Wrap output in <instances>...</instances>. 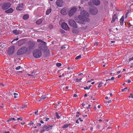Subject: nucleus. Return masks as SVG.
<instances>
[{"instance_id":"nucleus-21","label":"nucleus","mask_w":133,"mask_h":133,"mask_svg":"<svg viewBox=\"0 0 133 133\" xmlns=\"http://www.w3.org/2000/svg\"><path fill=\"white\" fill-rule=\"evenodd\" d=\"M89 24H86L84 25H83L82 26V29L84 30L88 28L89 26Z\"/></svg>"},{"instance_id":"nucleus-37","label":"nucleus","mask_w":133,"mask_h":133,"mask_svg":"<svg viewBox=\"0 0 133 133\" xmlns=\"http://www.w3.org/2000/svg\"><path fill=\"white\" fill-rule=\"evenodd\" d=\"M18 40V38H17L16 39H14L12 42H11V43L13 44H15V43L14 42L15 41H17Z\"/></svg>"},{"instance_id":"nucleus-60","label":"nucleus","mask_w":133,"mask_h":133,"mask_svg":"<svg viewBox=\"0 0 133 133\" xmlns=\"http://www.w3.org/2000/svg\"><path fill=\"white\" fill-rule=\"evenodd\" d=\"M45 130V129H43V130H41V132H44Z\"/></svg>"},{"instance_id":"nucleus-36","label":"nucleus","mask_w":133,"mask_h":133,"mask_svg":"<svg viewBox=\"0 0 133 133\" xmlns=\"http://www.w3.org/2000/svg\"><path fill=\"white\" fill-rule=\"evenodd\" d=\"M102 83L101 82L99 83H98H98H97V84H98V87L99 88H100V87H101L102 86Z\"/></svg>"},{"instance_id":"nucleus-57","label":"nucleus","mask_w":133,"mask_h":133,"mask_svg":"<svg viewBox=\"0 0 133 133\" xmlns=\"http://www.w3.org/2000/svg\"><path fill=\"white\" fill-rule=\"evenodd\" d=\"M74 96L75 97H77L78 96L77 94H75L74 95Z\"/></svg>"},{"instance_id":"nucleus-30","label":"nucleus","mask_w":133,"mask_h":133,"mask_svg":"<svg viewBox=\"0 0 133 133\" xmlns=\"http://www.w3.org/2000/svg\"><path fill=\"white\" fill-rule=\"evenodd\" d=\"M14 97L15 98H17L19 96V94L16 93H14Z\"/></svg>"},{"instance_id":"nucleus-20","label":"nucleus","mask_w":133,"mask_h":133,"mask_svg":"<svg viewBox=\"0 0 133 133\" xmlns=\"http://www.w3.org/2000/svg\"><path fill=\"white\" fill-rule=\"evenodd\" d=\"M23 54L21 48L18 50L17 52V54L18 55H20Z\"/></svg>"},{"instance_id":"nucleus-22","label":"nucleus","mask_w":133,"mask_h":133,"mask_svg":"<svg viewBox=\"0 0 133 133\" xmlns=\"http://www.w3.org/2000/svg\"><path fill=\"white\" fill-rule=\"evenodd\" d=\"M117 18L116 15H114L113 16V17H112V20L111 21V23H114L115 22V21L116 19Z\"/></svg>"},{"instance_id":"nucleus-1","label":"nucleus","mask_w":133,"mask_h":133,"mask_svg":"<svg viewBox=\"0 0 133 133\" xmlns=\"http://www.w3.org/2000/svg\"><path fill=\"white\" fill-rule=\"evenodd\" d=\"M37 42L39 43L38 44L39 50L43 51L46 57L48 56L50 52L49 50L48 49L46 46V43L41 39H37Z\"/></svg>"},{"instance_id":"nucleus-48","label":"nucleus","mask_w":133,"mask_h":133,"mask_svg":"<svg viewBox=\"0 0 133 133\" xmlns=\"http://www.w3.org/2000/svg\"><path fill=\"white\" fill-rule=\"evenodd\" d=\"M13 119H12V118H9V119H8L7 121L8 122L9 121H11Z\"/></svg>"},{"instance_id":"nucleus-53","label":"nucleus","mask_w":133,"mask_h":133,"mask_svg":"<svg viewBox=\"0 0 133 133\" xmlns=\"http://www.w3.org/2000/svg\"><path fill=\"white\" fill-rule=\"evenodd\" d=\"M107 95L108 96V97H109L108 99H112L111 96H109V94H108Z\"/></svg>"},{"instance_id":"nucleus-47","label":"nucleus","mask_w":133,"mask_h":133,"mask_svg":"<svg viewBox=\"0 0 133 133\" xmlns=\"http://www.w3.org/2000/svg\"><path fill=\"white\" fill-rule=\"evenodd\" d=\"M60 32L61 33H64L65 32V31L63 30H61Z\"/></svg>"},{"instance_id":"nucleus-25","label":"nucleus","mask_w":133,"mask_h":133,"mask_svg":"<svg viewBox=\"0 0 133 133\" xmlns=\"http://www.w3.org/2000/svg\"><path fill=\"white\" fill-rule=\"evenodd\" d=\"M51 9L49 8L47 9L46 12V15H49L51 12Z\"/></svg>"},{"instance_id":"nucleus-49","label":"nucleus","mask_w":133,"mask_h":133,"mask_svg":"<svg viewBox=\"0 0 133 133\" xmlns=\"http://www.w3.org/2000/svg\"><path fill=\"white\" fill-rule=\"evenodd\" d=\"M129 97H131L132 98H133V95L132 94L130 93V95L129 96Z\"/></svg>"},{"instance_id":"nucleus-62","label":"nucleus","mask_w":133,"mask_h":133,"mask_svg":"<svg viewBox=\"0 0 133 133\" xmlns=\"http://www.w3.org/2000/svg\"><path fill=\"white\" fill-rule=\"evenodd\" d=\"M78 120H79V121H81V122H82L83 121V120H82L81 119V118H79L78 119Z\"/></svg>"},{"instance_id":"nucleus-18","label":"nucleus","mask_w":133,"mask_h":133,"mask_svg":"<svg viewBox=\"0 0 133 133\" xmlns=\"http://www.w3.org/2000/svg\"><path fill=\"white\" fill-rule=\"evenodd\" d=\"M93 3L96 5H98L100 4V2L99 0H93Z\"/></svg>"},{"instance_id":"nucleus-9","label":"nucleus","mask_w":133,"mask_h":133,"mask_svg":"<svg viewBox=\"0 0 133 133\" xmlns=\"http://www.w3.org/2000/svg\"><path fill=\"white\" fill-rule=\"evenodd\" d=\"M77 9L75 7L69 10L68 14L71 17L72 16L74 13L76 11Z\"/></svg>"},{"instance_id":"nucleus-10","label":"nucleus","mask_w":133,"mask_h":133,"mask_svg":"<svg viewBox=\"0 0 133 133\" xmlns=\"http://www.w3.org/2000/svg\"><path fill=\"white\" fill-rule=\"evenodd\" d=\"M80 14L82 16H84V17H89V15L88 13L86 11L83 10L80 12Z\"/></svg>"},{"instance_id":"nucleus-51","label":"nucleus","mask_w":133,"mask_h":133,"mask_svg":"<svg viewBox=\"0 0 133 133\" xmlns=\"http://www.w3.org/2000/svg\"><path fill=\"white\" fill-rule=\"evenodd\" d=\"M22 117H19V118H18L17 119V120L18 121H19V120H20L22 121Z\"/></svg>"},{"instance_id":"nucleus-27","label":"nucleus","mask_w":133,"mask_h":133,"mask_svg":"<svg viewBox=\"0 0 133 133\" xmlns=\"http://www.w3.org/2000/svg\"><path fill=\"white\" fill-rule=\"evenodd\" d=\"M35 73L34 72V71L32 72L31 74H28V75L31 76L32 77H33L35 76Z\"/></svg>"},{"instance_id":"nucleus-11","label":"nucleus","mask_w":133,"mask_h":133,"mask_svg":"<svg viewBox=\"0 0 133 133\" xmlns=\"http://www.w3.org/2000/svg\"><path fill=\"white\" fill-rule=\"evenodd\" d=\"M56 4L57 6L61 7L63 5V2L62 0H57L56 2Z\"/></svg>"},{"instance_id":"nucleus-33","label":"nucleus","mask_w":133,"mask_h":133,"mask_svg":"<svg viewBox=\"0 0 133 133\" xmlns=\"http://www.w3.org/2000/svg\"><path fill=\"white\" fill-rule=\"evenodd\" d=\"M84 22H89L90 21V19L89 18L84 17Z\"/></svg>"},{"instance_id":"nucleus-54","label":"nucleus","mask_w":133,"mask_h":133,"mask_svg":"<svg viewBox=\"0 0 133 133\" xmlns=\"http://www.w3.org/2000/svg\"><path fill=\"white\" fill-rule=\"evenodd\" d=\"M90 106H91V105L90 104H89L88 107H87V109H89L90 108Z\"/></svg>"},{"instance_id":"nucleus-44","label":"nucleus","mask_w":133,"mask_h":133,"mask_svg":"<svg viewBox=\"0 0 133 133\" xmlns=\"http://www.w3.org/2000/svg\"><path fill=\"white\" fill-rule=\"evenodd\" d=\"M56 65L57 66L59 67L61 66V63H58L56 64Z\"/></svg>"},{"instance_id":"nucleus-41","label":"nucleus","mask_w":133,"mask_h":133,"mask_svg":"<svg viewBox=\"0 0 133 133\" xmlns=\"http://www.w3.org/2000/svg\"><path fill=\"white\" fill-rule=\"evenodd\" d=\"M48 28L50 29H51L53 28V26L51 24H50L49 25Z\"/></svg>"},{"instance_id":"nucleus-40","label":"nucleus","mask_w":133,"mask_h":133,"mask_svg":"<svg viewBox=\"0 0 133 133\" xmlns=\"http://www.w3.org/2000/svg\"><path fill=\"white\" fill-rule=\"evenodd\" d=\"M82 78H81L79 79L78 78H76V81L77 82H80L82 80Z\"/></svg>"},{"instance_id":"nucleus-7","label":"nucleus","mask_w":133,"mask_h":133,"mask_svg":"<svg viewBox=\"0 0 133 133\" xmlns=\"http://www.w3.org/2000/svg\"><path fill=\"white\" fill-rule=\"evenodd\" d=\"M15 50V47L11 46L9 47L7 51L8 54L9 55H11L14 52Z\"/></svg>"},{"instance_id":"nucleus-45","label":"nucleus","mask_w":133,"mask_h":133,"mask_svg":"<svg viewBox=\"0 0 133 133\" xmlns=\"http://www.w3.org/2000/svg\"><path fill=\"white\" fill-rule=\"evenodd\" d=\"M100 126L98 125H97L96 127V129H100Z\"/></svg>"},{"instance_id":"nucleus-59","label":"nucleus","mask_w":133,"mask_h":133,"mask_svg":"<svg viewBox=\"0 0 133 133\" xmlns=\"http://www.w3.org/2000/svg\"><path fill=\"white\" fill-rule=\"evenodd\" d=\"M87 115H83V117L85 118L86 117H87Z\"/></svg>"},{"instance_id":"nucleus-32","label":"nucleus","mask_w":133,"mask_h":133,"mask_svg":"<svg viewBox=\"0 0 133 133\" xmlns=\"http://www.w3.org/2000/svg\"><path fill=\"white\" fill-rule=\"evenodd\" d=\"M122 91H131L130 89L129 88L128 89V88L127 87H126L124 89H122Z\"/></svg>"},{"instance_id":"nucleus-46","label":"nucleus","mask_w":133,"mask_h":133,"mask_svg":"<svg viewBox=\"0 0 133 133\" xmlns=\"http://www.w3.org/2000/svg\"><path fill=\"white\" fill-rule=\"evenodd\" d=\"M21 68V66H18L17 67H16L15 69L16 70H17Z\"/></svg>"},{"instance_id":"nucleus-64","label":"nucleus","mask_w":133,"mask_h":133,"mask_svg":"<svg viewBox=\"0 0 133 133\" xmlns=\"http://www.w3.org/2000/svg\"><path fill=\"white\" fill-rule=\"evenodd\" d=\"M3 133H10V132L9 131H7L4 132Z\"/></svg>"},{"instance_id":"nucleus-43","label":"nucleus","mask_w":133,"mask_h":133,"mask_svg":"<svg viewBox=\"0 0 133 133\" xmlns=\"http://www.w3.org/2000/svg\"><path fill=\"white\" fill-rule=\"evenodd\" d=\"M79 115V112H77L76 115V117H78Z\"/></svg>"},{"instance_id":"nucleus-3","label":"nucleus","mask_w":133,"mask_h":133,"mask_svg":"<svg viewBox=\"0 0 133 133\" xmlns=\"http://www.w3.org/2000/svg\"><path fill=\"white\" fill-rule=\"evenodd\" d=\"M0 5L3 10H6L10 7L11 4L9 2H7L1 3Z\"/></svg>"},{"instance_id":"nucleus-34","label":"nucleus","mask_w":133,"mask_h":133,"mask_svg":"<svg viewBox=\"0 0 133 133\" xmlns=\"http://www.w3.org/2000/svg\"><path fill=\"white\" fill-rule=\"evenodd\" d=\"M81 55H80L78 56H77L75 58V59H80L81 58Z\"/></svg>"},{"instance_id":"nucleus-31","label":"nucleus","mask_w":133,"mask_h":133,"mask_svg":"<svg viewBox=\"0 0 133 133\" xmlns=\"http://www.w3.org/2000/svg\"><path fill=\"white\" fill-rule=\"evenodd\" d=\"M29 17V16L28 14H26L23 16V18L24 19L26 20Z\"/></svg>"},{"instance_id":"nucleus-14","label":"nucleus","mask_w":133,"mask_h":133,"mask_svg":"<svg viewBox=\"0 0 133 133\" xmlns=\"http://www.w3.org/2000/svg\"><path fill=\"white\" fill-rule=\"evenodd\" d=\"M53 126L52 125H49L47 126L46 125H45L44 126L43 129H45V130L46 131H48L49 130L51 129Z\"/></svg>"},{"instance_id":"nucleus-35","label":"nucleus","mask_w":133,"mask_h":133,"mask_svg":"<svg viewBox=\"0 0 133 133\" xmlns=\"http://www.w3.org/2000/svg\"><path fill=\"white\" fill-rule=\"evenodd\" d=\"M56 117L58 119H59L60 118V117L58 115V114L57 112H56Z\"/></svg>"},{"instance_id":"nucleus-52","label":"nucleus","mask_w":133,"mask_h":133,"mask_svg":"<svg viewBox=\"0 0 133 133\" xmlns=\"http://www.w3.org/2000/svg\"><path fill=\"white\" fill-rule=\"evenodd\" d=\"M38 110H37L36 111H35V114L36 115H38Z\"/></svg>"},{"instance_id":"nucleus-50","label":"nucleus","mask_w":133,"mask_h":133,"mask_svg":"<svg viewBox=\"0 0 133 133\" xmlns=\"http://www.w3.org/2000/svg\"><path fill=\"white\" fill-rule=\"evenodd\" d=\"M46 97L44 96H41V99H45L46 98Z\"/></svg>"},{"instance_id":"nucleus-29","label":"nucleus","mask_w":133,"mask_h":133,"mask_svg":"<svg viewBox=\"0 0 133 133\" xmlns=\"http://www.w3.org/2000/svg\"><path fill=\"white\" fill-rule=\"evenodd\" d=\"M17 44H18L20 46L23 44V42L22 40H19L17 42Z\"/></svg>"},{"instance_id":"nucleus-28","label":"nucleus","mask_w":133,"mask_h":133,"mask_svg":"<svg viewBox=\"0 0 133 133\" xmlns=\"http://www.w3.org/2000/svg\"><path fill=\"white\" fill-rule=\"evenodd\" d=\"M73 33L75 34H78L79 33V32L78 29H73L72 30Z\"/></svg>"},{"instance_id":"nucleus-2","label":"nucleus","mask_w":133,"mask_h":133,"mask_svg":"<svg viewBox=\"0 0 133 133\" xmlns=\"http://www.w3.org/2000/svg\"><path fill=\"white\" fill-rule=\"evenodd\" d=\"M32 54L33 56L36 58L40 57L42 55L41 51L38 49H36L34 50Z\"/></svg>"},{"instance_id":"nucleus-5","label":"nucleus","mask_w":133,"mask_h":133,"mask_svg":"<svg viewBox=\"0 0 133 133\" xmlns=\"http://www.w3.org/2000/svg\"><path fill=\"white\" fill-rule=\"evenodd\" d=\"M84 17L81 15L78 16L77 19L78 22L81 24H82L84 22Z\"/></svg>"},{"instance_id":"nucleus-8","label":"nucleus","mask_w":133,"mask_h":133,"mask_svg":"<svg viewBox=\"0 0 133 133\" xmlns=\"http://www.w3.org/2000/svg\"><path fill=\"white\" fill-rule=\"evenodd\" d=\"M90 12L91 14L95 15L97 13L98 10L96 8L94 7L90 9Z\"/></svg>"},{"instance_id":"nucleus-16","label":"nucleus","mask_w":133,"mask_h":133,"mask_svg":"<svg viewBox=\"0 0 133 133\" xmlns=\"http://www.w3.org/2000/svg\"><path fill=\"white\" fill-rule=\"evenodd\" d=\"M21 49L22 50L23 54L26 53L28 51V49L26 47H22L21 48Z\"/></svg>"},{"instance_id":"nucleus-15","label":"nucleus","mask_w":133,"mask_h":133,"mask_svg":"<svg viewBox=\"0 0 133 133\" xmlns=\"http://www.w3.org/2000/svg\"><path fill=\"white\" fill-rule=\"evenodd\" d=\"M68 11L67 8H64L62 9L61 10V13L64 15H65L67 14Z\"/></svg>"},{"instance_id":"nucleus-19","label":"nucleus","mask_w":133,"mask_h":133,"mask_svg":"<svg viewBox=\"0 0 133 133\" xmlns=\"http://www.w3.org/2000/svg\"><path fill=\"white\" fill-rule=\"evenodd\" d=\"M14 11V10L12 8H10L9 9L5 11V12L6 13H12Z\"/></svg>"},{"instance_id":"nucleus-24","label":"nucleus","mask_w":133,"mask_h":133,"mask_svg":"<svg viewBox=\"0 0 133 133\" xmlns=\"http://www.w3.org/2000/svg\"><path fill=\"white\" fill-rule=\"evenodd\" d=\"M124 17H123V16H122L120 20V24L121 25H122L124 23Z\"/></svg>"},{"instance_id":"nucleus-39","label":"nucleus","mask_w":133,"mask_h":133,"mask_svg":"<svg viewBox=\"0 0 133 133\" xmlns=\"http://www.w3.org/2000/svg\"><path fill=\"white\" fill-rule=\"evenodd\" d=\"M109 101H108L106 102V103H111L112 102V99H109Z\"/></svg>"},{"instance_id":"nucleus-58","label":"nucleus","mask_w":133,"mask_h":133,"mask_svg":"<svg viewBox=\"0 0 133 133\" xmlns=\"http://www.w3.org/2000/svg\"><path fill=\"white\" fill-rule=\"evenodd\" d=\"M27 106V105H24V106H22V108H23L25 107H26Z\"/></svg>"},{"instance_id":"nucleus-26","label":"nucleus","mask_w":133,"mask_h":133,"mask_svg":"<svg viewBox=\"0 0 133 133\" xmlns=\"http://www.w3.org/2000/svg\"><path fill=\"white\" fill-rule=\"evenodd\" d=\"M71 125L70 123H67L64 124L62 127L63 128H68Z\"/></svg>"},{"instance_id":"nucleus-17","label":"nucleus","mask_w":133,"mask_h":133,"mask_svg":"<svg viewBox=\"0 0 133 133\" xmlns=\"http://www.w3.org/2000/svg\"><path fill=\"white\" fill-rule=\"evenodd\" d=\"M12 32L14 34L16 35L20 34L22 33L21 31H19V30H14L12 31Z\"/></svg>"},{"instance_id":"nucleus-12","label":"nucleus","mask_w":133,"mask_h":133,"mask_svg":"<svg viewBox=\"0 0 133 133\" xmlns=\"http://www.w3.org/2000/svg\"><path fill=\"white\" fill-rule=\"evenodd\" d=\"M62 28L65 30H68L69 29V28L67 24L65 23H62Z\"/></svg>"},{"instance_id":"nucleus-13","label":"nucleus","mask_w":133,"mask_h":133,"mask_svg":"<svg viewBox=\"0 0 133 133\" xmlns=\"http://www.w3.org/2000/svg\"><path fill=\"white\" fill-rule=\"evenodd\" d=\"M23 8V4H19L17 7L16 9L17 10L20 11L22 10Z\"/></svg>"},{"instance_id":"nucleus-55","label":"nucleus","mask_w":133,"mask_h":133,"mask_svg":"<svg viewBox=\"0 0 133 133\" xmlns=\"http://www.w3.org/2000/svg\"><path fill=\"white\" fill-rule=\"evenodd\" d=\"M98 45V43L97 42H96L95 43V45L97 46Z\"/></svg>"},{"instance_id":"nucleus-4","label":"nucleus","mask_w":133,"mask_h":133,"mask_svg":"<svg viewBox=\"0 0 133 133\" xmlns=\"http://www.w3.org/2000/svg\"><path fill=\"white\" fill-rule=\"evenodd\" d=\"M35 43L34 42H30L27 48L28 49V51L30 52L32 50L35 48Z\"/></svg>"},{"instance_id":"nucleus-38","label":"nucleus","mask_w":133,"mask_h":133,"mask_svg":"<svg viewBox=\"0 0 133 133\" xmlns=\"http://www.w3.org/2000/svg\"><path fill=\"white\" fill-rule=\"evenodd\" d=\"M93 1L90 0L88 3V4L89 5L91 6L92 4Z\"/></svg>"},{"instance_id":"nucleus-61","label":"nucleus","mask_w":133,"mask_h":133,"mask_svg":"<svg viewBox=\"0 0 133 133\" xmlns=\"http://www.w3.org/2000/svg\"><path fill=\"white\" fill-rule=\"evenodd\" d=\"M78 119H77V120L76 121V123H79V121H78Z\"/></svg>"},{"instance_id":"nucleus-23","label":"nucleus","mask_w":133,"mask_h":133,"mask_svg":"<svg viewBox=\"0 0 133 133\" xmlns=\"http://www.w3.org/2000/svg\"><path fill=\"white\" fill-rule=\"evenodd\" d=\"M43 21V19H42L38 20L36 22V23L37 25H39L41 24Z\"/></svg>"},{"instance_id":"nucleus-6","label":"nucleus","mask_w":133,"mask_h":133,"mask_svg":"<svg viewBox=\"0 0 133 133\" xmlns=\"http://www.w3.org/2000/svg\"><path fill=\"white\" fill-rule=\"evenodd\" d=\"M69 23L71 26L75 28L77 27V26L75 22L73 20L70 19L69 20Z\"/></svg>"},{"instance_id":"nucleus-63","label":"nucleus","mask_w":133,"mask_h":133,"mask_svg":"<svg viewBox=\"0 0 133 133\" xmlns=\"http://www.w3.org/2000/svg\"><path fill=\"white\" fill-rule=\"evenodd\" d=\"M93 127H90V130H92L93 129Z\"/></svg>"},{"instance_id":"nucleus-42","label":"nucleus","mask_w":133,"mask_h":133,"mask_svg":"<svg viewBox=\"0 0 133 133\" xmlns=\"http://www.w3.org/2000/svg\"><path fill=\"white\" fill-rule=\"evenodd\" d=\"M91 86V85L89 86V87H84V88L85 89H89L90 87Z\"/></svg>"},{"instance_id":"nucleus-56","label":"nucleus","mask_w":133,"mask_h":133,"mask_svg":"<svg viewBox=\"0 0 133 133\" xmlns=\"http://www.w3.org/2000/svg\"><path fill=\"white\" fill-rule=\"evenodd\" d=\"M34 123L32 122L31 121L30 122L29 124L30 125H32Z\"/></svg>"}]
</instances>
